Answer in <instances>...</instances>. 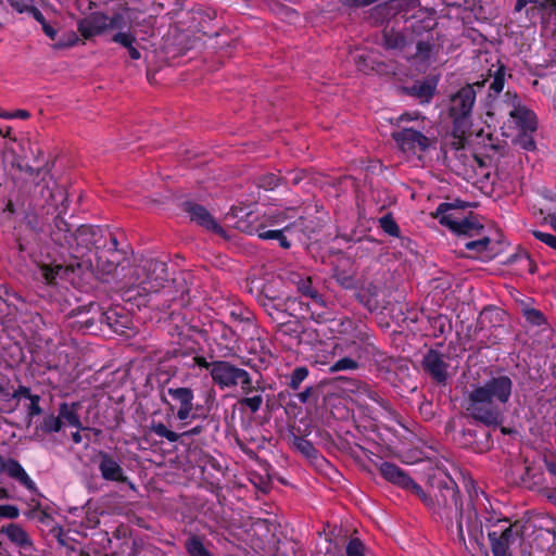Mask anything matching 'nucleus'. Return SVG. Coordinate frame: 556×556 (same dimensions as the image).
Returning a JSON list of instances; mask_svg holds the SVG:
<instances>
[{
    "label": "nucleus",
    "mask_w": 556,
    "mask_h": 556,
    "mask_svg": "<svg viewBox=\"0 0 556 556\" xmlns=\"http://www.w3.org/2000/svg\"><path fill=\"white\" fill-rule=\"evenodd\" d=\"M506 67L501 62L497 63L494 72L489 70L488 77H493L485 103V113L488 116L495 115V105L493 102L503 91L505 86ZM489 78H483L471 84H466L455 92L451 93L447 102V115L452 122V135L462 139L470 134L472 126V112L476 104L477 94L485 87Z\"/></svg>",
    "instance_id": "1"
},
{
    "label": "nucleus",
    "mask_w": 556,
    "mask_h": 556,
    "mask_svg": "<svg viewBox=\"0 0 556 556\" xmlns=\"http://www.w3.org/2000/svg\"><path fill=\"white\" fill-rule=\"evenodd\" d=\"M111 237H116L109 228L101 226L81 225L75 230V239L70 248V260L63 263L45 264L40 266V274L47 285L54 286L58 279H65L70 274L83 271L91 265L90 258L85 256L92 250L99 252L105 248Z\"/></svg>",
    "instance_id": "2"
},
{
    "label": "nucleus",
    "mask_w": 556,
    "mask_h": 556,
    "mask_svg": "<svg viewBox=\"0 0 556 556\" xmlns=\"http://www.w3.org/2000/svg\"><path fill=\"white\" fill-rule=\"evenodd\" d=\"M135 282L123 293L126 301L138 307L148 305L152 296L165 289L168 281L167 264L156 258H146L135 266Z\"/></svg>",
    "instance_id": "3"
},
{
    "label": "nucleus",
    "mask_w": 556,
    "mask_h": 556,
    "mask_svg": "<svg viewBox=\"0 0 556 556\" xmlns=\"http://www.w3.org/2000/svg\"><path fill=\"white\" fill-rule=\"evenodd\" d=\"M429 483L434 492V514L448 522H452V518L455 516L458 538L465 542L464 517L466 509L457 483L443 470L430 476Z\"/></svg>",
    "instance_id": "4"
},
{
    "label": "nucleus",
    "mask_w": 556,
    "mask_h": 556,
    "mask_svg": "<svg viewBox=\"0 0 556 556\" xmlns=\"http://www.w3.org/2000/svg\"><path fill=\"white\" fill-rule=\"evenodd\" d=\"M467 492L469 495V503L466 507V515L464 521L467 528L468 535L478 541L483 538V527H496L501 523L507 526L511 523L507 518H502L500 513L491 509L489 510L485 503L481 502L480 496L485 502H489L486 494L482 490H478L475 485L473 480H470L466 484Z\"/></svg>",
    "instance_id": "5"
},
{
    "label": "nucleus",
    "mask_w": 556,
    "mask_h": 556,
    "mask_svg": "<svg viewBox=\"0 0 556 556\" xmlns=\"http://www.w3.org/2000/svg\"><path fill=\"white\" fill-rule=\"evenodd\" d=\"M49 199L47 203L53 207L52 214L53 223L50 225V238L52 242L63 251L62 257H70V248L75 239V231L72 230L71 225L63 218L67 213L70 200L66 190L63 187H54L53 189L47 188Z\"/></svg>",
    "instance_id": "6"
},
{
    "label": "nucleus",
    "mask_w": 556,
    "mask_h": 556,
    "mask_svg": "<svg viewBox=\"0 0 556 556\" xmlns=\"http://www.w3.org/2000/svg\"><path fill=\"white\" fill-rule=\"evenodd\" d=\"M160 400L167 406V410L181 421V427L198 418H206L203 407L194 404V391L189 387H163L160 390Z\"/></svg>",
    "instance_id": "7"
},
{
    "label": "nucleus",
    "mask_w": 556,
    "mask_h": 556,
    "mask_svg": "<svg viewBox=\"0 0 556 556\" xmlns=\"http://www.w3.org/2000/svg\"><path fill=\"white\" fill-rule=\"evenodd\" d=\"M432 216L439 220L442 226L447 227L457 236L476 237L480 236L483 226L479 223L477 216L472 213L469 216H463L459 207L453 203L442 202L438 205Z\"/></svg>",
    "instance_id": "8"
},
{
    "label": "nucleus",
    "mask_w": 556,
    "mask_h": 556,
    "mask_svg": "<svg viewBox=\"0 0 556 556\" xmlns=\"http://www.w3.org/2000/svg\"><path fill=\"white\" fill-rule=\"evenodd\" d=\"M466 413L486 427H497L504 420L505 408L473 388L466 399Z\"/></svg>",
    "instance_id": "9"
},
{
    "label": "nucleus",
    "mask_w": 556,
    "mask_h": 556,
    "mask_svg": "<svg viewBox=\"0 0 556 556\" xmlns=\"http://www.w3.org/2000/svg\"><path fill=\"white\" fill-rule=\"evenodd\" d=\"M377 468L386 481L416 495L434 514V494L427 493L404 469L391 462L377 464Z\"/></svg>",
    "instance_id": "10"
},
{
    "label": "nucleus",
    "mask_w": 556,
    "mask_h": 556,
    "mask_svg": "<svg viewBox=\"0 0 556 556\" xmlns=\"http://www.w3.org/2000/svg\"><path fill=\"white\" fill-rule=\"evenodd\" d=\"M527 525L528 521L518 519L513 523L502 526L498 531H489L488 538L492 556H510V547L516 543H521L527 530Z\"/></svg>",
    "instance_id": "11"
},
{
    "label": "nucleus",
    "mask_w": 556,
    "mask_h": 556,
    "mask_svg": "<svg viewBox=\"0 0 556 556\" xmlns=\"http://www.w3.org/2000/svg\"><path fill=\"white\" fill-rule=\"evenodd\" d=\"M357 338L346 344L343 349L348 354L354 356L359 362L383 365L387 361V354L375 343V334L368 328L365 331H358Z\"/></svg>",
    "instance_id": "12"
},
{
    "label": "nucleus",
    "mask_w": 556,
    "mask_h": 556,
    "mask_svg": "<svg viewBox=\"0 0 556 556\" xmlns=\"http://www.w3.org/2000/svg\"><path fill=\"white\" fill-rule=\"evenodd\" d=\"M391 136L402 152L415 155L419 160L433 143L432 139L412 127L393 131Z\"/></svg>",
    "instance_id": "13"
},
{
    "label": "nucleus",
    "mask_w": 556,
    "mask_h": 556,
    "mask_svg": "<svg viewBox=\"0 0 556 556\" xmlns=\"http://www.w3.org/2000/svg\"><path fill=\"white\" fill-rule=\"evenodd\" d=\"M504 102L509 108L508 116L516 124L519 131L535 132L538 130L536 114L523 105L515 91L507 90L504 94Z\"/></svg>",
    "instance_id": "14"
},
{
    "label": "nucleus",
    "mask_w": 556,
    "mask_h": 556,
    "mask_svg": "<svg viewBox=\"0 0 556 556\" xmlns=\"http://www.w3.org/2000/svg\"><path fill=\"white\" fill-rule=\"evenodd\" d=\"M216 16L215 9L197 5L186 13L184 23L189 31L212 37L218 34V27L215 26Z\"/></svg>",
    "instance_id": "15"
},
{
    "label": "nucleus",
    "mask_w": 556,
    "mask_h": 556,
    "mask_svg": "<svg viewBox=\"0 0 556 556\" xmlns=\"http://www.w3.org/2000/svg\"><path fill=\"white\" fill-rule=\"evenodd\" d=\"M476 389L505 408L511 396L513 380L507 375H498L491 377Z\"/></svg>",
    "instance_id": "16"
},
{
    "label": "nucleus",
    "mask_w": 556,
    "mask_h": 556,
    "mask_svg": "<svg viewBox=\"0 0 556 556\" xmlns=\"http://www.w3.org/2000/svg\"><path fill=\"white\" fill-rule=\"evenodd\" d=\"M98 313V321L105 324L111 330L116 333H125L126 329L130 328L131 317L122 306L101 308L98 304H90V311Z\"/></svg>",
    "instance_id": "17"
},
{
    "label": "nucleus",
    "mask_w": 556,
    "mask_h": 556,
    "mask_svg": "<svg viewBox=\"0 0 556 556\" xmlns=\"http://www.w3.org/2000/svg\"><path fill=\"white\" fill-rule=\"evenodd\" d=\"M125 253L118 249L117 237H111L105 248L96 254L97 267L104 274H114L118 267L124 268Z\"/></svg>",
    "instance_id": "18"
},
{
    "label": "nucleus",
    "mask_w": 556,
    "mask_h": 556,
    "mask_svg": "<svg viewBox=\"0 0 556 556\" xmlns=\"http://www.w3.org/2000/svg\"><path fill=\"white\" fill-rule=\"evenodd\" d=\"M211 378L214 384L220 390L237 387L239 378H245L244 369L237 367L228 361H215L213 365Z\"/></svg>",
    "instance_id": "19"
},
{
    "label": "nucleus",
    "mask_w": 556,
    "mask_h": 556,
    "mask_svg": "<svg viewBox=\"0 0 556 556\" xmlns=\"http://www.w3.org/2000/svg\"><path fill=\"white\" fill-rule=\"evenodd\" d=\"M182 210L188 214L191 222L223 238L227 237L224 228L203 205L192 201H185L182 203Z\"/></svg>",
    "instance_id": "20"
},
{
    "label": "nucleus",
    "mask_w": 556,
    "mask_h": 556,
    "mask_svg": "<svg viewBox=\"0 0 556 556\" xmlns=\"http://www.w3.org/2000/svg\"><path fill=\"white\" fill-rule=\"evenodd\" d=\"M422 369L438 384H445L448 378V364L444 359V355L434 349H430L422 358Z\"/></svg>",
    "instance_id": "21"
},
{
    "label": "nucleus",
    "mask_w": 556,
    "mask_h": 556,
    "mask_svg": "<svg viewBox=\"0 0 556 556\" xmlns=\"http://www.w3.org/2000/svg\"><path fill=\"white\" fill-rule=\"evenodd\" d=\"M98 458V469L103 480L111 482L126 481L125 471L119 460L113 454L99 451Z\"/></svg>",
    "instance_id": "22"
},
{
    "label": "nucleus",
    "mask_w": 556,
    "mask_h": 556,
    "mask_svg": "<svg viewBox=\"0 0 556 556\" xmlns=\"http://www.w3.org/2000/svg\"><path fill=\"white\" fill-rule=\"evenodd\" d=\"M0 472H5L10 478L16 480L20 484L30 492H38L34 480L28 476L24 467L14 458H5L0 455Z\"/></svg>",
    "instance_id": "23"
},
{
    "label": "nucleus",
    "mask_w": 556,
    "mask_h": 556,
    "mask_svg": "<svg viewBox=\"0 0 556 556\" xmlns=\"http://www.w3.org/2000/svg\"><path fill=\"white\" fill-rule=\"evenodd\" d=\"M0 533L5 535L9 542L21 551L33 552L35 549L30 535L18 523L10 522L1 526Z\"/></svg>",
    "instance_id": "24"
},
{
    "label": "nucleus",
    "mask_w": 556,
    "mask_h": 556,
    "mask_svg": "<svg viewBox=\"0 0 556 556\" xmlns=\"http://www.w3.org/2000/svg\"><path fill=\"white\" fill-rule=\"evenodd\" d=\"M464 445L476 453H483L492 445L491 433L484 428H466L463 430Z\"/></svg>",
    "instance_id": "25"
},
{
    "label": "nucleus",
    "mask_w": 556,
    "mask_h": 556,
    "mask_svg": "<svg viewBox=\"0 0 556 556\" xmlns=\"http://www.w3.org/2000/svg\"><path fill=\"white\" fill-rule=\"evenodd\" d=\"M298 292L301 296L308 299L307 309L312 311L311 305L315 307L325 308L326 302L323 294L318 291V289L314 286L313 279L311 276H298L296 280H293Z\"/></svg>",
    "instance_id": "26"
},
{
    "label": "nucleus",
    "mask_w": 556,
    "mask_h": 556,
    "mask_svg": "<svg viewBox=\"0 0 556 556\" xmlns=\"http://www.w3.org/2000/svg\"><path fill=\"white\" fill-rule=\"evenodd\" d=\"M106 15L100 12L91 13L78 22L77 28L85 39H91L106 30Z\"/></svg>",
    "instance_id": "27"
},
{
    "label": "nucleus",
    "mask_w": 556,
    "mask_h": 556,
    "mask_svg": "<svg viewBox=\"0 0 556 556\" xmlns=\"http://www.w3.org/2000/svg\"><path fill=\"white\" fill-rule=\"evenodd\" d=\"M379 295L380 288L374 282L357 288L355 292V299L371 313L384 308Z\"/></svg>",
    "instance_id": "28"
},
{
    "label": "nucleus",
    "mask_w": 556,
    "mask_h": 556,
    "mask_svg": "<svg viewBox=\"0 0 556 556\" xmlns=\"http://www.w3.org/2000/svg\"><path fill=\"white\" fill-rule=\"evenodd\" d=\"M305 222L306 219L303 216H299L292 223H288L281 227V236L276 239L279 242V245L283 249H289L291 247V241L288 239L287 233L291 239H296L298 241L308 238Z\"/></svg>",
    "instance_id": "29"
},
{
    "label": "nucleus",
    "mask_w": 556,
    "mask_h": 556,
    "mask_svg": "<svg viewBox=\"0 0 556 556\" xmlns=\"http://www.w3.org/2000/svg\"><path fill=\"white\" fill-rule=\"evenodd\" d=\"M150 430L159 438L166 439L170 443H176L179 441V439L191 438L201 434L205 430V427L203 425H197L189 430L177 433L173 430H169L163 422L153 421L151 424Z\"/></svg>",
    "instance_id": "30"
},
{
    "label": "nucleus",
    "mask_w": 556,
    "mask_h": 556,
    "mask_svg": "<svg viewBox=\"0 0 556 556\" xmlns=\"http://www.w3.org/2000/svg\"><path fill=\"white\" fill-rule=\"evenodd\" d=\"M367 329H368V327L365 324H363L359 320L350 318V317H343V318L338 319L336 321V328H334V330L339 334L343 336V338L341 339L342 349H345L348 343L352 342L353 339L357 338L356 333L358 331H365Z\"/></svg>",
    "instance_id": "31"
},
{
    "label": "nucleus",
    "mask_w": 556,
    "mask_h": 556,
    "mask_svg": "<svg viewBox=\"0 0 556 556\" xmlns=\"http://www.w3.org/2000/svg\"><path fill=\"white\" fill-rule=\"evenodd\" d=\"M63 421L53 413L46 414L42 419L35 426L31 439L38 442L45 440L47 434L59 432L62 430Z\"/></svg>",
    "instance_id": "32"
},
{
    "label": "nucleus",
    "mask_w": 556,
    "mask_h": 556,
    "mask_svg": "<svg viewBox=\"0 0 556 556\" xmlns=\"http://www.w3.org/2000/svg\"><path fill=\"white\" fill-rule=\"evenodd\" d=\"M336 381L342 383V388L344 391L357 392L367 397L368 400H370L371 402H375L377 397L381 394L370 384L350 377L339 376L336 378Z\"/></svg>",
    "instance_id": "33"
},
{
    "label": "nucleus",
    "mask_w": 556,
    "mask_h": 556,
    "mask_svg": "<svg viewBox=\"0 0 556 556\" xmlns=\"http://www.w3.org/2000/svg\"><path fill=\"white\" fill-rule=\"evenodd\" d=\"M287 317L281 319L276 325V332L281 336L289 337L291 339L298 340L299 343L302 342L301 334L304 332V326L300 319Z\"/></svg>",
    "instance_id": "34"
},
{
    "label": "nucleus",
    "mask_w": 556,
    "mask_h": 556,
    "mask_svg": "<svg viewBox=\"0 0 556 556\" xmlns=\"http://www.w3.org/2000/svg\"><path fill=\"white\" fill-rule=\"evenodd\" d=\"M80 404L78 402L66 403L62 402L59 405V418L61 420L67 422L68 426L74 427L76 429H85L78 416V408Z\"/></svg>",
    "instance_id": "35"
},
{
    "label": "nucleus",
    "mask_w": 556,
    "mask_h": 556,
    "mask_svg": "<svg viewBox=\"0 0 556 556\" xmlns=\"http://www.w3.org/2000/svg\"><path fill=\"white\" fill-rule=\"evenodd\" d=\"M404 90L407 94L419 99L421 103H429L434 96L435 85L427 80L416 81L410 87H405Z\"/></svg>",
    "instance_id": "36"
},
{
    "label": "nucleus",
    "mask_w": 556,
    "mask_h": 556,
    "mask_svg": "<svg viewBox=\"0 0 556 556\" xmlns=\"http://www.w3.org/2000/svg\"><path fill=\"white\" fill-rule=\"evenodd\" d=\"M296 210L293 207H287L283 210H275L264 215V219L261 224H266L269 227L285 226L295 217Z\"/></svg>",
    "instance_id": "37"
},
{
    "label": "nucleus",
    "mask_w": 556,
    "mask_h": 556,
    "mask_svg": "<svg viewBox=\"0 0 556 556\" xmlns=\"http://www.w3.org/2000/svg\"><path fill=\"white\" fill-rule=\"evenodd\" d=\"M270 319L277 325L281 319L290 317V314L287 312V300L283 298L276 300L275 302L267 300L264 304H261Z\"/></svg>",
    "instance_id": "38"
},
{
    "label": "nucleus",
    "mask_w": 556,
    "mask_h": 556,
    "mask_svg": "<svg viewBox=\"0 0 556 556\" xmlns=\"http://www.w3.org/2000/svg\"><path fill=\"white\" fill-rule=\"evenodd\" d=\"M380 244L379 240H376L371 237H366L359 239L354 247L350 249L353 250V255L356 258H366L374 256L376 253L377 247Z\"/></svg>",
    "instance_id": "39"
},
{
    "label": "nucleus",
    "mask_w": 556,
    "mask_h": 556,
    "mask_svg": "<svg viewBox=\"0 0 556 556\" xmlns=\"http://www.w3.org/2000/svg\"><path fill=\"white\" fill-rule=\"evenodd\" d=\"M203 538L197 534H190L185 541V549L189 556H213L205 547Z\"/></svg>",
    "instance_id": "40"
},
{
    "label": "nucleus",
    "mask_w": 556,
    "mask_h": 556,
    "mask_svg": "<svg viewBox=\"0 0 556 556\" xmlns=\"http://www.w3.org/2000/svg\"><path fill=\"white\" fill-rule=\"evenodd\" d=\"M308 377L309 369L306 366H298L293 368L290 374L285 376L286 386L292 391H298Z\"/></svg>",
    "instance_id": "41"
},
{
    "label": "nucleus",
    "mask_w": 556,
    "mask_h": 556,
    "mask_svg": "<svg viewBox=\"0 0 556 556\" xmlns=\"http://www.w3.org/2000/svg\"><path fill=\"white\" fill-rule=\"evenodd\" d=\"M332 278L345 290H353L357 287V280L354 274L339 267L333 268Z\"/></svg>",
    "instance_id": "42"
},
{
    "label": "nucleus",
    "mask_w": 556,
    "mask_h": 556,
    "mask_svg": "<svg viewBox=\"0 0 556 556\" xmlns=\"http://www.w3.org/2000/svg\"><path fill=\"white\" fill-rule=\"evenodd\" d=\"M359 368V363L354 358V356L350 355L342 357L331 364L328 368L330 374L338 371H353Z\"/></svg>",
    "instance_id": "43"
},
{
    "label": "nucleus",
    "mask_w": 556,
    "mask_h": 556,
    "mask_svg": "<svg viewBox=\"0 0 556 556\" xmlns=\"http://www.w3.org/2000/svg\"><path fill=\"white\" fill-rule=\"evenodd\" d=\"M522 316L525 317L526 321L530 324L531 326L535 327H548L547 320L544 316V314L533 307H523L522 308Z\"/></svg>",
    "instance_id": "44"
},
{
    "label": "nucleus",
    "mask_w": 556,
    "mask_h": 556,
    "mask_svg": "<svg viewBox=\"0 0 556 556\" xmlns=\"http://www.w3.org/2000/svg\"><path fill=\"white\" fill-rule=\"evenodd\" d=\"M255 184L258 188H262L266 191H271L279 187L280 185H282V177L274 173H268L258 176L255 179Z\"/></svg>",
    "instance_id": "45"
},
{
    "label": "nucleus",
    "mask_w": 556,
    "mask_h": 556,
    "mask_svg": "<svg viewBox=\"0 0 556 556\" xmlns=\"http://www.w3.org/2000/svg\"><path fill=\"white\" fill-rule=\"evenodd\" d=\"M294 397L301 404L316 403L319 397V387L313 383L306 384L303 391L294 394Z\"/></svg>",
    "instance_id": "46"
},
{
    "label": "nucleus",
    "mask_w": 556,
    "mask_h": 556,
    "mask_svg": "<svg viewBox=\"0 0 556 556\" xmlns=\"http://www.w3.org/2000/svg\"><path fill=\"white\" fill-rule=\"evenodd\" d=\"M378 223L379 227L383 230L384 233L391 237L400 238L401 229L391 213L380 217Z\"/></svg>",
    "instance_id": "47"
},
{
    "label": "nucleus",
    "mask_w": 556,
    "mask_h": 556,
    "mask_svg": "<svg viewBox=\"0 0 556 556\" xmlns=\"http://www.w3.org/2000/svg\"><path fill=\"white\" fill-rule=\"evenodd\" d=\"M374 403H376L381 408V415L388 418L389 420L397 422L399 419L401 418L400 414L393 407L392 403L382 394H380Z\"/></svg>",
    "instance_id": "48"
},
{
    "label": "nucleus",
    "mask_w": 556,
    "mask_h": 556,
    "mask_svg": "<svg viewBox=\"0 0 556 556\" xmlns=\"http://www.w3.org/2000/svg\"><path fill=\"white\" fill-rule=\"evenodd\" d=\"M244 376L245 378H239L237 381V386L241 387V391L243 394L249 395L253 392H264L265 386L261 383V381H257L256 384H253L251 375L244 369Z\"/></svg>",
    "instance_id": "49"
},
{
    "label": "nucleus",
    "mask_w": 556,
    "mask_h": 556,
    "mask_svg": "<svg viewBox=\"0 0 556 556\" xmlns=\"http://www.w3.org/2000/svg\"><path fill=\"white\" fill-rule=\"evenodd\" d=\"M541 477L542 472L539 469L531 465H527L523 468V473L521 475L520 479L522 484L531 488L532 485H536L541 482Z\"/></svg>",
    "instance_id": "50"
},
{
    "label": "nucleus",
    "mask_w": 556,
    "mask_h": 556,
    "mask_svg": "<svg viewBox=\"0 0 556 556\" xmlns=\"http://www.w3.org/2000/svg\"><path fill=\"white\" fill-rule=\"evenodd\" d=\"M30 14L41 25L42 31L46 34V36L51 40H55L58 30L47 22L41 11L38 8H33Z\"/></svg>",
    "instance_id": "51"
},
{
    "label": "nucleus",
    "mask_w": 556,
    "mask_h": 556,
    "mask_svg": "<svg viewBox=\"0 0 556 556\" xmlns=\"http://www.w3.org/2000/svg\"><path fill=\"white\" fill-rule=\"evenodd\" d=\"M510 263H519L520 267L526 269L529 274H534L538 268L535 262L526 251L513 255L510 257Z\"/></svg>",
    "instance_id": "52"
},
{
    "label": "nucleus",
    "mask_w": 556,
    "mask_h": 556,
    "mask_svg": "<svg viewBox=\"0 0 556 556\" xmlns=\"http://www.w3.org/2000/svg\"><path fill=\"white\" fill-rule=\"evenodd\" d=\"M26 516L30 519H36L38 522L45 526H49L53 521L52 515L45 508H41V505L37 503Z\"/></svg>",
    "instance_id": "53"
},
{
    "label": "nucleus",
    "mask_w": 556,
    "mask_h": 556,
    "mask_svg": "<svg viewBox=\"0 0 556 556\" xmlns=\"http://www.w3.org/2000/svg\"><path fill=\"white\" fill-rule=\"evenodd\" d=\"M491 243V239L488 236H481L475 240H468L464 243V247L468 251L475 252L477 255L485 252Z\"/></svg>",
    "instance_id": "54"
},
{
    "label": "nucleus",
    "mask_w": 556,
    "mask_h": 556,
    "mask_svg": "<svg viewBox=\"0 0 556 556\" xmlns=\"http://www.w3.org/2000/svg\"><path fill=\"white\" fill-rule=\"evenodd\" d=\"M239 404L242 407L249 408L252 414H255L261 409L263 405V396L261 394L243 396L239 400Z\"/></svg>",
    "instance_id": "55"
},
{
    "label": "nucleus",
    "mask_w": 556,
    "mask_h": 556,
    "mask_svg": "<svg viewBox=\"0 0 556 556\" xmlns=\"http://www.w3.org/2000/svg\"><path fill=\"white\" fill-rule=\"evenodd\" d=\"M384 42L389 49H402L406 45V39L402 34L391 31L384 34Z\"/></svg>",
    "instance_id": "56"
},
{
    "label": "nucleus",
    "mask_w": 556,
    "mask_h": 556,
    "mask_svg": "<svg viewBox=\"0 0 556 556\" xmlns=\"http://www.w3.org/2000/svg\"><path fill=\"white\" fill-rule=\"evenodd\" d=\"M432 47H433V45L430 40H419L416 43L415 58L421 62H428L432 56V55H430Z\"/></svg>",
    "instance_id": "57"
},
{
    "label": "nucleus",
    "mask_w": 556,
    "mask_h": 556,
    "mask_svg": "<svg viewBox=\"0 0 556 556\" xmlns=\"http://www.w3.org/2000/svg\"><path fill=\"white\" fill-rule=\"evenodd\" d=\"M534 132L519 131L516 137V143L523 150L533 151L536 148L535 140L533 138Z\"/></svg>",
    "instance_id": "58"
},
{
    "label": "nucleus",
    "mask_w": 556,
    "mask_h": 556,
    "mask_svg": "<svg viewBox=\"0 0 556 556\" xmlns=\"http://www.w3.org/2000/svg\"><path fill=\"white\" fill-rule=\"evenodd\" d=\"M346 556H365V545L358 538H351L345 547Z\"/></svg>",
    "instance_id": "59"
},
{
    "label": "nucleus",
    "mask_w": 556,
    "mask_h": 556,
    "mask_svg": "<svg viewBox=\"0 0 556 556\" xmlns=\"http://www.w3.org/2000/svg\"><path fill=\"white\" fill-rule=\"evenodd\" d=\"M306 172L304 169H294L288 172L282 177V184L288 186H298L306 178Z\"/></svg>",
    "instance_id": "60"
},
{
    "label": "nucleus",
    "mask_w": 556,
    "mask_h": 556,
    "mask_svg": "<svg viewBox=\"0 0 556 556\" xmlns=\"http://www.w3.org/2000/svg\"><path fill=\"white\" fill-rule=\"evenodd\" d=\"M266 224H260L256 228L257 237L262 240H276L281 236V228L267 229Z\"/></svg>",
    "instance_id": "61"
},
{
    "label": "nucleus",
    "mask_w": 556,
    "mask_h": 556,
    "mask_svg": "<svg viewBox=\"0 0 556 556\" xmlns=\"http://www.w3.org/2000/svg\"><path fill=\"white\" fill-rule=\"evenodd\" d=\"M282 296H280L276 291H274L270 287L268 286H264L257 293L256 295V301L257 303L261 305V304H264L265 302H267V300H269V302L271 301H276V300H279L281 299Z\"/></svg>",
    "instance_id": "62"
},
{
    "label": "nucleus",
    "mask_w": 556,
    "mask_h": 556,
    "mask_svg": "<svg viewBox=\"0 0 556 556\" xmlns=\"http://www.w3.org/2000/svg\"><path fill=\"white\" fill-rule=\"evenodd\" d=\"M40 395L38 394H34L30 399H29V405L27 407V418L29 419V421L35 417V416H39L42 414V408L40 406Z\"/></svg>",
    "instance_id": "63"
},
{
    "label": "nucleus",
    "mask_w": 556,
    "mask_h": 556,
    "mask_svg": "<svg viewBox=\"0 0 556 556\" xmlns=\"http://www.w3.org/2000/svg\"><path fill=\"white\" fill-rule=\"evenodd\" d=\"M532 235L535 239L543 242L553 250H556V236L553 233L544 232L541 230H532Z\"/></svg>",
    "instance_id": "64"
}]
</instances>
